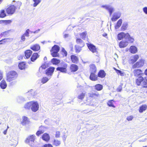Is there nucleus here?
Returning <instances> with one entry per match:
<instances>
[{"label": "nucleus", "mask_w": 147, "mask_h": 147, "mask_svg": "<svg viewBox=\"0 0 147 147\" xmlns=\"http://www.w3.org/2000/svg\"><path fill=\"white\" fill-rule=\"evenodd\" d=\"M55 68L54 67H50L47 69L46 71V74L47 76L50 75L51 76L54 71Z\"/></svg>", "instance_id": "12"}, {"label": "nucleus", "mask_w": 147, "mask_h": 147, "mask_svg": "<svg viewBox=\"0 0 147 147\" xmlns=\"http://www.w3.org/2000/svg\"><path fill=\"white\" fill-rule=\"evenodd\" d=\"M142 84L143 85H147V76L143 78Z\"/></svg>", "instance_id": "50"}, {"label": "nucleus", "mask_w": 147, "mask_h": 147, "mask_svg": "<svg viewBox=\"0 0 147 147\" xmlns=\"http://www.w3.org/2000/svg\"><path fill=\"white\" fill-rule=\"evenodd\" d=\"M71 59L72 63H77L78 61V59L77 57L74 55H71Z\"/></svg>", "instance_id": "16"}, {"label": "nucleus", "mask_w": 147, "mask_h": 147, "mask_svg": "<svg viewBox=\"0 0 147 147\" xmlns=\"http://www.w3.org/2000/svg\"><path fill=\"white\" fill-rule=\"evenodd\" d=\"M109 6V5H102L101 6V7L103 8H104L105 9L107 10Z\"/></svg>", "instance_id": "61"}, {"label": "nucleus", "mask_w": 147, "mask_h": 147, "mask_svg": "<svg viewBox=\"0 0 147 147\" xmlns=\"http://www.w3.org/2000/svg\"><path fill=\"white\" fill-rule=\"evenodd\" d=\"M106 73L103 70H100L98 74V76L99 77L103 78L105 77Z\"/></svg>", "instance_id": "25"}, {"label": "nucleus", "mask_w": 147, "mask_h": 147, "mask_svg": "<svg viewBox=\"0 0 147 147\" xmlns=\"http://www.w3.org/2000/svg\"><path fill=\"white\" fill-rule=\"evenodd\" d=\"M8 39H9V38H4L2 40H0V45L5 43L6 42V41H5V40H8Z\"/></svg>", "instance_id": "55"}, {"label": "nucleus", "mask_w": 147, "mask_h": 147, "mask_svg": "<svg viewBox=\"0 0 147 147\" xmlns=\"http://www.w3.org/2000/svg\"><path fill=\"white\" fill-rule=\"evenodd\" d=\"M30 49L34 51H38L40 49V46L38 44H36L31 46Z\"/></svg>", "instance_id": "22"}, {"label": "nucleus", "mask_w": 147, "mask_h": 147, "mask_svg": "<svg viewBox=\"0 0 147 147\" xmlns=\"http://www.w3.org/2000/svg\"><path fill=\"white\" fill-rule=\"evenodd\" d=\"M145 60L142 59H141L139 61L134 64L132 66L133 69L139 68L142 67L144 63Z\"/></svg>", "instance_id": "5"}, {"label": "nucleus", "mask_w": 147, "mask_h": 147, "mask_svg": "<svg viewBox=\"0 0 147 147\" xmlns=\"http://www.w3.org/2000/svg\"><path fill=\"white\" fill-rule=\"evenodd\" d=\"M25 142L30 146L33 147L34 145V141H29L28 140H26Z\"/></svg>", "instance_id": "33"}, {"label": "nucleus", "mask_w": 147, "mask_h": 147, "mask_svg": "<svg viewBox=\"0 0 147 147\" xmlns=\"http://www.w3.org/2000/svg\"><path fill=\"white\" fill-rule=\"evenodd\" d=\"M60 144V141L57 140H55L53 142V145H55L56 146H59Z\"/></svg>", "instance_id": "43"}, {"label": "nucleus", "mask_w": 147, "mask_h": 147, "mask_svg": "<svg viewBox=\"0 0 147 147\" xmlns=\"http://www.w3.org/2000/svg\"><path fill=\"white\" fill-rule=\"evenodd\" d=\"M43 132L42 131H40L38 130L36 133V135L38 136H39L40 135L43 134Z\"/></svg>", "instance_id": "57"}, {"label": "nucleus", "mask_w": 147, "mask_h": 147, "mask_svg": "<svg viewBox=\"0 0 147 147\" xmlns=\"http://www.w3.org/2000/svg\"><path fill=\"white\" fill-rule=\"evenodd\" d=\"M78 66L74 64H72L70 67V70L71 71H76L78 70Z\"/></svg>", "instance_id": "18"}, {"label": "nucleus", "mask_w": 147, "mask_h": 147, "mask_svg": "<svg viewBox=\"0 0 147 147\" xmlns=\"http://www.w3.org/2000/svg\"><path fill=\"white\" fill-rule=\"evenodd\" d=\"M11 22V20H3V24H10Z\"/></svg>", "instance_id": "53"}, {"label": "nucleus", "mask_w": 147, "mask_h": 147, "mask_svg": "<svg viewBox=\"0 0 147 147\" xmlns=\"http://www.w3.org/2000/svg\"><path fill=\"white\" fill-rule=\"evenodd\" d=\"M94 87V89L97 91H100L103 88L102 85L99 84H96Z\"/></svg>", "instance_id": "24"}, {"label": "nucleus", "mask_w": 147, "mask_h": 147, "mask_svg": "<svg viewBox=\"0 0 147 147\" xmlns=\"http://www.w3.org/2000/svg\"><path fill=\"white\" fill-rule=\"evenodd\" d=\"M147 106L146 105H144L140 107L139 111L140 113H142L145 111L147 109Z\"/></svg>", "instance_id": "30"}, {"label": "nucleus", "mask_w": 147, "mask_h": 147, "mask_svg": "<svg viewBox=\"0 0 147 147\" xmlns=\"http://www.w3.org/2000/svg\"><path fill=\"white\" fill-rule=\"evenodd\" d=\"M107 10H108L110 15H111L112 13L115 11L114 8L110 5H109Z\"/></svg>", "instance_id": "37"}, {"label": "nucleus", "mask_w": 147, "mask_h": 147, "mask_svg": "<svg viewBox=\"0 0 147 147\" xmlns=\"http://www.w3.org/2000/svg\"><path fill=\"white\" fill-rule=\"evenodd\" d=\"M0 86L2 89H5L7 86V84L6 82L4 80H2L0 83Z\"/></svg>", "instance_id": "23"}, {"label": "nucleus", "mask_w": 147, "mask_h": 147, "mask_svg": "<svg viewBox=\"0 0 147 147\" xmlns=\"http://www.w3.org/2000/svg\"><path fill=\"white\" fill-rule=\"evenodd\" d=\"M139 58V56L138 55H133L129 59L128 61L129 62L130 64H133L137 61Z\"/></svg>", "instance_id": "7"}, {"label": "nucleus", "mask_w": 147, "mask_h": 147, "mask_svg": "<svg viewBox=\"0 0 147 147\" xmlns=\"http://www.w3.org/2000/svg\"><path fill=\"white\" fill-rule=\"evenodd\" d=\"M32 105V101L27 102L25 105L24 107L26 109H29L31 108Z\"/></svg>", "instance_id": "34"}, {"label": "nucleus", "mask_w": 147, "mask_h": 147, "mask_svg": "<svg viewBox=\"0 0 147 147\" xmlns=\"http://www.w3.org/2000/svg\"><path fill=\"white\" fill-rule=\"evenodd\" d=\"M90 71L91 73H95L96 71V68L95 65L91 64L90 65Z\"/></svg>", "instance_id": "26"}, {"label": "nucleus", "mask_w": 147, "mask_h": 147, "mask_svg": "<svg viewBox=\"0 0 147 147\" xmlns=\"http://www.w3.org/2000/svg\"><path fill=\"white\" fill-rule=\"evenodd\" d=\"M114 69L116 70V72L118 74H120L121 76H123L124 74V72L120 70H117L115 68H114Z\"/></svg>", "instance_id": "46"}, {"label": "nucleus", "mask_w": 147, "mask_h": 147, "mask_svg": "<svg viewBox=\"0 0 147 147\" xmlns=\"http://www.w3.org/2000/svg\"><path fill=\"white\" fill-rule=\"evenodd\" d=\"M87 33L86 32H83L80 34V37L82 39L85 40L86 37Z\"/></svg>", "instance_id": "40"}, {"label": "nucleus", "mask_w": 147, "mask_h": 147, "mask_svg": "<svg viewBox=\"0 0 147 147\" xmlns=\"http://www.w3.org/2000/svg\"><path fill=\"white\" fill-rule=\"evenodd\" d=\"M5 11L3 10H1L0 12V17L4 18L6 16V14L5 13Z\"/></svg>", "instance_id": "42"}, {"label": "nucleus", "mask_w": 147, "mask_h": 147, "mask_svg": "<svg viewBox=\"0 0 147 147\" xmlns=\"http://www.w3.org/2000/svg\"><path fill=\"white\" fill-rule=\"evenodd\" d=\"M55 137L56 138H59V137H60V132L59 131H57L56 132V134H55Z\"/></svg>", "instance_id": "60"}, {"label": "nucleus", "mask_w": 147, "mask_h": 147, "mask_svg": "<svg viewBox=\"0 0 147 147\" xmlns=\"http://www.w3.org/2000/svg\"><path fill=\"white\" fill-rule=\"evenodd\" d=\"M143 78L142 76L139 77L136 80V83L138 85H140L142 82H143Z\"/></svg>", "instance_id": "28"}, {"label": "nucleus", "mask_w": 147, "mask_h": 147, "mask_svg": "<svg viewBox=\"0 0 147 147\" xmlns=\"http://www.w3.org/2000/svg\"><path fill=\"white\" fill-rule=\"evenodd\" d=\"M67 66V64H65V65H64V67H58L57 68V71H60L61 72L65 73H66L67 71V70L66 69Z\"/></svg>", "instance_id": "13"}, {"label": "nucleus", "mask_w": 147, "mask_h": 147, "mask_svg": "<svg viewBox=\"0 0 147 147\" xmlns=\"http://www.w3.org/2000/svg\"><path fill=\"white\" fill-rule=\"evenodd\" d=\"M48 64L47 63L45 62L44 64H42L41 66L44 69H45L48 66Z\"/></svg>", "instance_id": "52"}, {"label": "nucleus", "mask_w": 147, "mask_h": 147, "mask_svg": "<svg viewBox=\"0 0 147 147\" xmlns=\"http://www.w3.org/2000/svg\"><path fill=\"white\" fill-rule=\"evenodd\" d=\"M49 79L46 77H43L41 80V82L44 84L48 81Z\"/></svg>", "instance_id": "45"}, {"label": "nucleus", "mask_w": 147, "mask_h": 147, "mask_svg": "<svg viewBox=\"0 0 147 147\" xmlns=\"http://www.w3.org/2000/svg\"><path fill=\"white\" fill-rule=\"evenodd\" d=\"M144 12L146 14H147V7H145L143 8Z\"/></svg>", "instance_id": "62"}, {"label": "nucleus", "mask_w": 147, "mask_h": 147, "mask_svg": "<svg viewBox=\"0 0 147 147\" xmlns=\"http://www.w3.org/2000/svg\"><path fill=\"white\" fill-rule=\"evenodd\" d=\"M127 23H124L121 28L122 31H124L125 30L127 27Z\"/></svg>", "instance_id": "38"}, {"label": "nucleus", "mask_w": 147, "mask_h": 147, "mask_svg": "<svg viewBox=\"0 0 147 147\" xmlns=\"http://www.w3.org/2000/svg\"><path fill=\"white\" fill-rule=\"evenodd\" d=\"M44 69L41 66L40 67L39 69V71L40 73H41L43 72V70Z\"/></svg>", "instance_id": "64"}, {"label": "nucleus", "mask_w": 147, "mask_h": 147, "mask_svg": "<svg viewBox=\"0 0 147 147\" xmlns=\"http://www.w3.org/2000/svg\"><path fill=\"white\" fill-rule=\"evenodd\" d=\"M122 20L121 19H119L118 21L116 24L115 26V28L116 29H118L121 25Z\"/></svg>", "instance_id": "29"}, {"label": "nucleus", "mask_w": 147, "mask_h": 147, "mask_svg": "<svg viewBox=\"0 0 147 147\" xmlns=\"http://www.w3.org/2000/svg\"><path fill=\"white\" fill-rule=\"evenodd\" d=\"M32 51L30 50H28L26 51L25 52V56L26 58H29L31 56Z\"/></svg>", "instance_id": "21"}, {"label": "nucleus", "mask_w": 147, "mask_h": 147, "mask_svg": "<svg viewBox=\"0 0 147 147\" xmlns=\"http://www.w3.org/2000/svg\"><path fill=\"white\" fill-rule=\"evenodd\" d=\"M16 100L18 102H21L24 101V99L22 96H18Z\"/></svg>", "instance_id": "44"}, {"label": "nucleus", "mask_w": 147, "mask_h": 147, "mask_svg": "<svg viewBox=\"0 0 147 147\" xmlns=\"http://www.w3.org/2000/svg\"><path fill=\"white\" fill-rule=\"evenodd\" d=\"M121 14L119 12H115L113 15V17L111 18V20L113 21H116L121 16Z\"/></svg>", "instance_id": "11"}, {"label": "nucleus", "mask_w": 147, "mask_h": 147, "mask_svg": "<svg viewBox=\"0 0 147 147\" xmlns=\"http://www.w3.org/2000/svg\"><path fill=\"white\" fill-rule=\"evenodd\" d=\"M22 119L21 123L23 125H24L29 123V121L27 117L24 116L22 117Z\"/></svg>", "instance_id": "19"}, {"label": "nucleus", "mask_w": 147, "mask_h": 147, "mask_svg": "<svg viewBox=\"0 0 147 147\" xmlns=\"http://www.w3.org/2000/svg\"><path fill=\"white\" fill-rule=\"evenodd\" d=\"M39 108V105L37 102L32 101L31 109L32 111L36 112L38 110Z\"/></svg>", "instance_id": "6"}, {"label": "nucleus", "mask_w": 147, "mask_h": 147, "mask_svg": "<svg viewBox=\"0 0 147 147\" xmlns=\"http://www.w3.org/2000/svg\"><path fill=\"white\" fill-rule=\"evenodd\" d=\"M29 30L27 29L25 32V33L22 35L21 37V40L20 42H22L25 41L26 40L25 37H28L29 36Z\"/></svg>", "instance_id": "8"}, {"label": "nucleus", "mask_w": 147, "mask_h": 147, "mask_svg": "<svg viewBox=\"0 0 147 147\" xmlns=\"http://www.w3.org/2000/svg\"><path fill=\"white\" fill-rule=\"evenodd\" d=\"M129 44V42L126 40L121 41L119 44V46L121 48H123L127 47Z\"/></svg>", "instance_id": "10"}, {"label": "nucleus", "mask_w": 147, "mask_h": 147, "mask_svg": "<svg viewBox=\"0 0 147 147\" xmlns=\"http://www.w3.org/2000/svg\"><path fill=\"white\" fill-rule=\"evenodd\" d=\"M94 73H91L90 76V78L91 80L93 81H95L98 79V78L97 76L95 75Z\"/></svg>", "instance_id": "20"}, {"label": "nucleus", "mask_w": 147, "mask_h": 147, "mask_svg": "<svg viewBox=\"0 0 147 147\" xmlns=\"http://www.w3.org/2000/svg\"><path fill=\"white\" fill-rule=\"evenodd\" d=\"M75 50L76 51V52L79 53L81 50V48L80 46L76 45L75 46Z\"/></svg>", "instance_id": "49"}, {"label": "nucleus", "mask_w": 147, "mask_h": 147, "mask_svg": "<svg viewBox=\"0 0 147 147\" xmlns=\"http://www.w3.org/2000/svg\"><path fill=\"white\" fill-rule=\"evenodd\" d=\"M35 139V136L34 135H32L28 137L26 140H28L29 141H34Z\"/></svg>", "instance_id": "36"}, {"label": "nucleus", "mask_w": 147, "mask_h": 147, "mask_svg": "<svg viewBox=\"0 0 147 147\" xmlns=\"http://www.w3.org/2000/svg\"><path fill=\"white\" fill-rule=\"evenodd\" d=\"M17 76V74L16 71H10L7 74V80L8 82H10L16 79Z\"/></svg>", "instance_id": "2"}, {"label": "nucleus", "mask_w": 147, "mask_h": 147, "mask_svg": "<svg viewBox=\"0 0 147 147\" xmlns=\"http://www.w3.org/2000/svg\"><path fill=\"white\" fill-rule=\"evenodd\" d=\"M47 129V128L44 126L41 125L39 127V130L44 133L45 131H46Z\"/></svg>", "instance_id": "47"}, {"label": "nucleus", "mask_w": 147, "mask_h": 147, "mask_svg": "<svg viewBox=\"0 0 147 147\" xmlns=\"http://www.w3.org/2000/svg\"><path fill=\"white\" fill-rule=\"evenodd\" d=\"M87 46L90 50L92 53L97 56H99V55L97 49L93 45L91 44L88 43L87 44Z\"/></svg>", "instance_id": "4"}, {"label": "nucleus", "mask_w": 147, "mask_h": 147, "mask_svg": "<svg viewBox=\"0 0 147 147\" xmlns=\"http://www.w3.org/2000/svg\"><path fill=\"white\" fill-rule=\"evenodd\" d=\"M43 147H53L52 145L51 144H45L43 146Z\"/></svg>", "instance_id": "63"}, {"label": "nucleus", "mask_w": 147, "mask_h": 147, "mask_svg": "<svg viewBox=\"0 0 147 147\" xmlns=\"http://www.w3.org/2000/svg\"><path fill=\"white\" fill-rule=\"evenodd\" d=\"M133 73L134 76L136 77L143 76L144 74L142 73V71L139 69H135L133 71Z\"/></svg>", "instance_id": "9"}, {"label": "nucleus", "mask_w": 147, "mask_h": 147, "mask_svg": "<svg viewBox=\"0 0 147 147\" xmlns=\"http://www.w3.org/2000/svg\"><path fill=\"white\" fill-rule=\"evenodd\" d=\"M34 2L33 4V6L34 7H36L38 4L41 2V0H32Z\"/></svg>", "instance_id": "41"}, {"label": "nucleus", "mask_w": 147, "mask_h": 147, "mask_svg": "<svg viewBox=\"0 0 147 147\" xmlns=\"http://www.w3.org/2000/svg\"><path fill=\"white\" fill-rule=\"evenodd\" d=\"M126 39L128 40L130 42L133 43L134 41V38L131 37L129 33H126Z\"/></svg>", "instance_id": "27"}, {"label": "nucleus", "mask_w": 147, "mask_h": 147, "mask_svg": "<svg viewBox=\"0 0 147 147\" xmlns=\"http://www.w3.org/2000/svg\"><path fill=\"white\" fill-rule=\"evenodd\" d=\"M113 100H110L109 101L107 102V105L109 107H112L114 108L115 107V106L113 105L112 101Z\"/></svg>", "instance_id": "48"}, {"label": "nucleus", "mask_w": 147, "mask_h": 147, "mask_svg": "<svg viewBox=\"0 0 147 147\" xmlns=\"http://www.w3.org/2000/svg\"><path fill=\"white\" fill-rule=\"evenodd\" d=\"M62 52L63 53V55L65 56H66L67 54V51L65 50L64 48L62 49Z\"/></svg>", "instance_id": "58"}, {"label": "nucleus", "mask_w": 147, "mask_h": 147, "mask_svg": "<svg viewBox=\"0 0 147 147\" xmlns=\"http://www.w3.org/2000/svg\"><path fill=\"white\" fill-rule=\"evenodd\" d=\"M126 33L125 34L123 32H121L118 34L117 38L118 40H121L123 38L126 37Z\"/></svg>", "instance_id": "15"}, {"label": "nucleus", "mask_w": 147, "mask_h": 147, "mask_svg": "<svg viewBox=\"0 0 147 147\" xmlns=\"http://www.w3.org/2000/svg\"><path fill=\"white\" fill-rule=\"evenodd\" d=\"M99 94L98 93H92L91 94L90 96L92 97H95L97 96L98 97L99 96Z\"/></svg>", "instance_id": "54"}, {"label": "nucleus", "mask_w": 147, "mask_h": 147, "mask_svg": "<svg viewBox=\"0 0 147 147\" xmlns=\"http://www.w3.org/2000/svg\"><path fill=\"white\" fill-rule=\"evenodd\" d=\"M39 57L38 54L37 53H34L31 58L32 61H34Z\"/></svg>", "instance_id": "31"}, {"label": "nucleus", "mask_w": 147, "mask_h": 147, "mask_svg": "<svg viewBox=\"0 0 147 147\" xmlns=\"http://www.w3.org/2000/svg\"><path fill=\"white\" fill-rule=\"evenodd\" d=\"M51 63L53 64L57 65L60 62V61L56 58H53L51 60Z\"/></svg>", "instance_id": "32"}, {"label": "nucleus", "mask_w": 147, "mask_h": 147, "mask_svg": "<svg viewBox=\"0 0 147 147\" xmlns=\"http://www.w3.org/2000/svg\"><path fill=\"white\" fill-rule=\"evenodd\" d=\"M77 43L78 44H81L82 46H84V44L83 42V41L80 38H77L76 40Z\"/></svg>", "instance_id": "39"}, {"label": "nucleus", "mask_w": 147, "mask_h": 147, "mask_svg": "<svg viewBox=\"0 0 147 147\" xmlns=\"http://www.w3.org/2000/svg\"><path fill=\"white\" fill-rule=\"evenodd\" d=\"M122 89V86L120 85L117 88V90L119 92H120Z\"/></svg>", "instance_id": "59"}, {"label": "nucleus", "mask_w": 147, "mask_h": 147, "mask_svg": "<svg viewBox=\"0 0 147 147\" xmlns=\"http://www.w3.org/2000/svg\"><path fill=\"white\" fill-rule=\"evenodd\" d=\"M133 118V117L132 115H131L127 117V119L128 121H130L132 120Z\"/></svg>", "instance_id": "56"}, {"label": "nucleus", "mask_w": 147, "mask_h": 147, "mask_svg": "<svg viewBox=\"0 0 147 147\" xmlns=\"http://www.w3.org/2000/svg\"><path fill=\"white\" fill-rule=\"evenodd\" d=\"M60 49L59 47L57 45H55L53 46L51 51V54L53 57H57L59 56V54L58 53Z\"/></svg>", "instance_id": "3"}, {"label": "nucleus", "mask_w": 147, "mask_h": 147, "mask_svg": "<svg viewBox=\"0 0 147 147\" xmlns=\"http://www.w3.org/2000/svg\"><path fill=\"white\" fill-rule=\"evenodd\" d=\"M19 68L21 69H23L25 67V63L24 62L20 63L18 65Z\"/></svg>", "instance_id": "35"}, {"label": "nucleus", "mask_w": 147, "mask_h": 147, "mask_svg": "<svg viewBox=\"0 0 147 147\" xmlns=\"http://www.w3.org/2000/svg\"><path fill=\"white\" fill-rule=\"evenodd\" d=\"M42 138L44 140L48 142L49 140L50 137L48 134L45 133L43 135Z\"/></svg>", "instance_id": "17"}, {"label": "nucleus", "mask_w": 147, "mask_h": 147, "mask_svg": "<svg viewBox=\"0 0 147 147\" xmlns=\"http://www.w3.org/2000/svg\"><path fill=\"white\" fill-rule=\"evenodd\" d=\"M85 96V93H82L78 96V98L79 99H82L84 98V97Z\"/></svg>", "instance_id": "51"}, {"label": "nucleus", "mask_w": 147, "mask_h": 147, "mask_svg": "<svg viewBox=\"0 0 147 147\" xmlns=\"http://www.w3.org/2000/svg\"><path fill=\"white\" fill-rule=\"evenodd\" d=\"M129 51L131 53H136L138 51V49L135 46H131L129 49Z\"/></svg>", "instance_id": "14"}, {"label": "nucleus", "mask_w": 147, "mask_h": 147, "mask_svg": "<svg viewBox=\"0 0 147 147\" xmlns=\"http://www.w3.org/2000/svg\"><path fill=\"white\" fill-rule=\"evenodd\" d=\"M22 5V3L20 2H17L15 5L9 6L6 10L7 13L9 14L12 15L15 12L16 9H19Z\"/></svg>", "instance_id": "1"}]
</instances>
